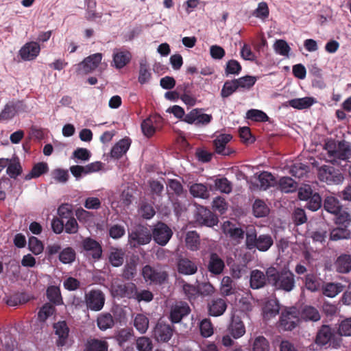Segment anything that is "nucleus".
<instances>
[{"mask_svg": "<svg viewBox=\"0 0 351 351\" xmlns=\"http://www.w3.org/2000/svg\"><path fill=\"white\" fill-rule=\"evenodd\" d=\"M225 267L224 261L215 252L210 254L208 270L213 274L219 275L221 274Z\"/></svg>", "mask_w": 351, "mask_h": 351, "instance_id": "obj_26", "label": "nucleus"}, {"mask_svg": "<svg viewBox=\"0 0 351 351\" xmlns=\"http://www.w3.org/2000/svg\"><path fill=\"white\" fill-rule=\"evenodd\" d=\"M301 317L305 320L317 322L320 319V315L317 309L311 306H306L302 311Z\"/></svg>", "mask_w": 351, "mask_h": 351, "instance_id": "obj_45", "label": "nucleus"}, {"mask_svg": "<svg viewBox=\"0 0 351 351\" xmlns=\"http://www.w3.org/2000/svg\"><path fill=\"white\" fill-rule=\"evenodd\" d=\"M336 152L333 162L337 160H347L351 156L350 143L345 140L338 141Z\"/></svg>", "mask_w": 351, "mask_h": 351, "instance_id": "obj_27", "label": "nucleus"}, {"mask_svg": "<svg viewBox=\"0 0 351 351\" xmlns=\"http://www.w3.org/2000/svg\"><path fill=\"white\" fill-rule=\"evenodd\" d=\"M324 208L327 212L337 215L342 210V205L337 198L328 196L324 201Z\"/></svg>", "mask_w": 351, "mask_h": 351, "instance_id": "obj_32", "label": "nucleus"}, {"mask_svg": "<svg viewBox=\"0 0 351 351\" xmlns=\"http://www.w3.org/2000/svg\"><path fill=\"white\" fill-rule=\"evenodd\" d=\"M338 332L339 336H351V317L341 322Z\"/></svg>", "mask_w": 351, "mask_h": 351, "instance_id": "obj_64", "label": "nucleus"}, {"mask_svg": "<svg viewBox=\"0 0 351 351\" xmlns=\"http://www.w3.org/2000/svg\"><path fill=\"white\" fill-rule=\"evenodd\" d=\"M195 219L199 224L208 227H213L218 223L217 217L209 209L204 206L197 208Z\"/></svg>", "mask_w": 351, "mask_h": 351, "instance_id": "obj_17", "label": "nucleus"}, {"mask_svg": "<svg viewBox=\"0 0 351 351\" xmlns=\"http://www.w3.org/2000/svg\"><path fill=\"white\" fill-rule=\"evenodd\" d=\"M314 99L313 97H302L293 99L288 101L289 105L295 109L302 110L306 109L311 107L314 103Z\"/></svg>", "mask_w": 351, "mask_h": 351, "instance_id": "obj_40", "label": "nucleus"}, {"mask_svg": "<svg viewBox=\"0 0 351 351\" xmlns=\"http://www.w3.org/2000/svg\"><path fill=\"white\" fill-rule=\"evenodd\" d=\"M323 282L314 274H308L304 278L305 287L311 292L319 290L322 287Z\"/></svg>", "mask_w": 351, "mask_h": 351, "instance_id": "obj_36", "label": "nucleus"}, {"mask_svg": "<svg viewBox=\"0 0 351 351\" xmlns=\"http://www.w3.org/2000/svg\"><path fill=\"white\" fill-rule=\"evenodd\" d=\"M97 325L101 330L105 331L107 329L112 328L114 326V320L110 313H101L99 315L97 318Z\"/></svg>", "mask_w": 351, "mask_h": 351, "instance_id": "obj_34", "label": "nucleus"}, {"mask_svg": "<svg viewBox=\"0 0 351 351\" xmlns=\"http://www.w3.org/2000/svg\"><path fill=\"white\" fill-rule=\"evenodd\" d=\"M130 241L135 247L141 245H145L150 242L152 239V234L147 228L140 226L129 235Z\"/></svg>", "mask_w": 351, "mask_h": 351, "instance_id": "obj_14", "label": "nucleus"}, {"mask_svg": "<svg viewBox=\"0 0 351 351\" xmlns=\"http://www.w3.org/2000/svg\"><path fill=\"white\" fill-rule=\"evenodd\" d=\"M186 247L191 251H197L199 248V236L196 231H189L185 237Z\"/></svg>", "mask_w": 351, "mask_h": 351, "instance_id": "obj_37", "label": "nucleus"}, {"mask_svg": "<svg viewBox=\"0 0 351 351\" xmlns=\"http://www.w3.org/2000/svg\"><path fill=\"white\" fill-rule=\"evenodd\" d=\"M335 267L339 273L350 272L351 271V256L349 254L340 255L335 262Z\"/></svg>", "mask_w": 351, "mask_h": 351, "instance_id": "obj_31", "label": "nucleus"}, {"mask_svg": "<svg viewBox=\"0 0 351 351\" xmlns=\"http://www.w3.org/2000/svg\"><path fill=\"white\" fill-rule=\"evenodd\" d=\"M132 55L127 50H121L113 53V62L117 69L123 68L130 62Z\"/></svg>", "mask_w": 351, "mask_h": 351, "instance_id": "obj_30", "label": "nucleus"}, {"mask_svg": "<svg viewBox=\"0 0 351 351\" xmlns=\"http://www.w3.org/2000/svg\"><path fill=\"white\" fill-rule=\"evenodd\" d=\"M27 106L21 101H9L0 112V121H9L19 112H25Z\"/></svg>", "mask_w": 351, "mask_h": 351, "instance_id": "obj_11", "label": "nucleus"}, {"mask_svg": "<svg viewBox=\"0 0 351 351\" xmlns=\"http://www.w3.org/2000/svg\"><path fill=\"white\" fill-rule=\"evenodd\" d=\"M236 91H239V89L234 79L232 80H226L224 82L220 94L222 98H227Z\"/></svg>", "mask_w": 351, "mask_h": 351, "instance_id": "obj_50", "label": "nucleus"}, {"mask_svg": "<svg viewBox=\"0 0 351 351\" xmlns=\"http://www.w3.org/2000/svg\"><path fill=\"white\" fill-rule=\"evenodd\" d=\"M350 232L346 227H337L333 228L330 233V239L332 241H338L349 238Z\"/></svg>", "mask_w": 351, "mask_h": 351, "instance_id": "obj_51", "label": "nucleus"}, {"mask_svg": "<svg viewBox=\"0 0 351 351\" xmlns=\"http://www.w3.org/2000/svg\"><path fill=\"white\" fill-rule=\"evenodd\" d=\"M189 191L194 197L206 199L209 197L207 186L201 183L193 184L190 186Z\"/></svg>", "mask_w": 351, "mask_h": 351, "instance_id": "obj_41", "label": "nucleus"}, {"mask_svg": "<svg viewBox=\"0 0 351 351\" xmlns=\"http://www.w3.org/2000/svg\"><path fill=\"white\" fill-rule=\"evenodd\" d=\"M280 311V306L277 300H269L263 307V317L266 320H269L276 317Z\"/></svg>", "mask_w": 351, "mask_h": 351, "instance_id": "obj_28", "label": "nucleus"}, {"mask_svg": "<svg viewBox=\"0 0 351 351\" xmlns=\"http://www.w3.org/2000/svg\"><path fill=\"white\" fill-rule=\"evenodd\" d=\"M137 287L134 282H126L117 285L115 292L121 298L134 299L136 296Z\"/></svg>", "mask_w": 351, "mask_h": 351, "instance_id": "obj_23", "label": "nucleus"}, {"mask_svg": "<svg viewBox=\"0 0 351 351\" xmlns=\"http://www.w3.org/2000/svg\"><path fill=\"white\" fill-rule=\"evenodd\" d=\"M298 186V183L290 177H282L278 181V188L286 193L296 191Z\"/></svg>", "mask_w": 351, "mask_h": 351, "instance_id": "obj_35", "label": "nucleus"}, {"mask_svg": "<svg viewBox=\"0 0 351 351\" xmlns=\"http://www.w3.org/2000/svg\"><path fill=\"white\" fill-rule=\"evenodd\" d=\"M200 335L204 338H208L214 333L213 325L208 318H204L199 323Z\"/></svg>", "mask_w": 351, "mask_h": 351, "instance_id": "obj_44", "label": "nucleus"}, {"mask_svg": "<svg viewBox=\"0 0 351 351\" xmlns=\"http://www.w3.org/2000/svg\"><path fill=\"white\" fill-rule=\"evenodd\" d=\"M173 235L171 229L165 223L159 221L152 230V237L160 245H165Z\"/></svg>", "mask_w": 351, "mask_h": 351, "instance_id": "obj_10", "label": "nucleus"}, {"mask_svg": "<svg viewBox=\"0 0 351 351\" xmlns=\"http://www.w3.org/2000/svg\"><path fill=\"white\" fill-rule=\"evenodd\" d=\"M131 142V139L128 137L124 138L118 141L111 149V157L116 159L121 158L129 149Z\"/></svg>", "mask_w": 351, "mask_h": 351, "instance_id": "obj_25", "label": "nucleus"}, {"mask_svg": "<svg viewBox=\"0 0 351 351\" xmlns=\"http://www.w3.org/2000/svg\"><path fill=\"white\" fill-rule=\"evenodd\" d=\"M182 291L190 302L195 300L199 296L198 287H195L188 282L183 281Z\"/></svg>", "mask_w": 351, "mask_h": 351, "instance_id": "obj_49", "label": "nucleus"}, {"mask_svg": "<svg viewBox=\"0 0 351 351\" xmlns=\"http://www.w3.org/2000/svg\"><path fill=\"white\" fill-rule=\"evenodd\" d=\"M136 348L138 351H153L152 341L147 337H138L136 340Z\"/></svg>", "mask_w": 351, "mask_h": 351, "instance_id": "obj_62", "label": "nucleus"}, {"mask_svg": "<svg viewBox=\"0 0 351 351\" xmlns=\"http://www.w3.org/2000/svg\"><path fill=\"white\" fill-rule=\"evenodd\" d=\"M162 118L158 115H151L145 119L141 123V130L143 134L147 138L152 137L156 130L162 127Z\"/></svg>", "mask_w": 351, "mask_h": 351, "instance_id": "obj_15", "label": "nucleus"}, {"mask_svg": "<svg viewBox=\"0 0 351 351\" xmlns=\"http://www.w3.org/2000/svg\"><path fill=\"white\" fill-rule=\"evenodd\" d=\"M269 343L263 336H258L254 340L252 351H269Z\"/></svg>", "mask_w": 351, "mask_h": 351, "instance_id": "obj_58", "label": "nucleus"}, {"mask_svg": "<svg viewBox=\"0 0 351 351\" xmlns=\"http://www.w3.org/2000/svg\"><path fill=\"white\" fill-rule=\"evenodd\" d=\"M260 187L263 190H267L276 183L274 176L269 172L263 171L258 176Z\"/></svg>", "mask_w": 351, "mask_h": 351, "instance_id": "obj_42", "label": "nucleus"}, {"mask_svg": "<svg viewBox=\"0 0 351 351\" xmlns=\"http://www.w3.org/2000/svg\"><path fill=\"white\" fill-rule=\"evenodd\" d=\"M191 312V307L186 302L176 301L170 306L168 319L172 324H178Z\"/></svg>", "mask_w": 351, "mask_h": 351, "instance_id": "obj_7", "label": "nucleus"}, {"mask_svg": "<svg viewBox=\"0 0 351 351\" xmlns=\"http://www.w3.org/2000/svg\"><path fill=\"white\" fill-rule=\"evenodd\" d=\"M274 49L277 54L282 56H289L291 51V47L287 42L282 39L276 40L274 44Z\"/></svg>", "mask_w": 351, "mask_h": 351, "instance_id": "obj_53", "label": "nucleus"}, {"mask_svg": "<svg viewBox=\"0 0 351 351\" xmlns=\"http://www.w3.org/2000/svg\"><path fill=\"white\" fill-rule=\"evenodd\" d=\"M174 327L164 322H158L153 330V337L158 342L167 343L172 337Z\"/></svg>", "mask_w": 351, "mask_h": 351, "instance_id": "obj_12", "label": "nucleus"}, {"mask_svg": "<svg viewBox=\"0 0 351 351\" xmlns=\"http://www.w3.org/2000/svg\"><path fill=\"white\" fill-rule=\"evenodd\" d=\"M269 14V10L266 2H261L258 4L257 8L254 11L253 15L262 20H265L268 18Z\"/></svg>", "mask_w": 351, "mask_h": 351, "instance_id": "obj_63", "label": "nucleus"}, {"mask_svg": "<svg viewBox=\"0 0 351 351\" xmlns=\"http://www.w3.org/2000/svg\"><path fill=\"white\" fill-rule=\"evenodd\" d=\"M322 293L324 295L329 298H334L342 291V286L340 284L333 282L326 283L322 285Z\"/></svg>", "mask_w": 351, "mask_h": 351, "instance_id": "obj_46", "label": "nucleus"}, {"mask_svg": "<svg viewBox=\"0 0 351 351\" xmlns=\"http://www.w3.org/2000/svg\"><path fill=\"white\" fill-rule=\"evenodd\" d=\"M82 247L87 256H90L95 261L101 258L102 247L101 244L96 240L90 237H86L82 240Z\"/></svg>", "mask_w": 351, "mask_h": 351, "instance_id": "obj_13", "label": "nucleus"}, {"mask_svg": "<svg viewBox=\"0 0 351 351\" xmlns=\"http://www.w3.org/2000/svg\"><path fill=\"white\" fill-rule=\"evenodd\" d=\"M318 178L328 184H339L343 181V176L339 170L328 165H323L318 169Z\"/></svg>", "mask_w": 351, "mask_h": 351, "instance_id": "obj_8", "label": "nucleus"}, {"mask_svg": "<svg viewBox=\"0 0 351 351\" xmlns=\"http://www.w3.org/2000/svg\"><path fill=\"white\" fill-rule=\"evenodd\" d=\"M315 343L320 346L329 344L333 348H337L340 346L341 339L330 326L322 325L317 331Z\"/></svg>", "mask_w": 351, "mask_h": 351, "instance_id": "obj_4", "label": "nucleus"}, {"mask_svg": "<svg viewBox=\"0 0 351 351\" xmlns=\"http://www.w3.org/2000/svg\"><path fill=\"white\" fill-rule=\"evenodd\" d=\"M108 343L105 340L89 338L85 343L84 351H108Z\"/></svg>", "mask_w": 351, "mask_h": 351, "instance_id": "obj_29", "label": "nucleus"}, {"mask_svg": "<svg viewBox=\"0 0 351 351\" xmlns=\"http://www.w3.org/2000/svg\"><path fill=\"white\" fill-rule=\"evenodd\" d=\"M48 171L49 167L46 162H38L33 166L30 172L25 176V179L29 180L32 178H38L43 174L46 173Z\"/></svg>", "mask_w": 351, "mask_h": 351, "instance_id": "obj_38", "label": "nucleus"}, {"mask_svg": "<svg viewBox=\"0 0 351 351\" xmlns=\"http://www.w3.org/2000/svg\"><path fill=\"white\" fill-rule=\"evenodd\" d=\"M268 282L267 271L265 273L259 270L251 271L250 276V287L252 289H260L265 287Z\"/></svg>", "mask_w": 351, "mask_h": 351, "instance_id": "obj_20", "label": "nucleus"}, {"mask_svg": "<svg viewBox=\"0 0 351 351\" xmlns=\"http://www.w3.org/2000/svg\"><path fill=\"white\" fill-rule=\"evenodd\" d=\"M136 329L141 334H144L149 327V319L143 314H137L134 320Z\"/></svg>", "mask_w": 351, "mask_h": 351, "instance_id": "obj_47", "label": "nucleus"}, {"mask_svg": "<svg viewBox=\"0 0 351 351\" xmlns=\"http://www.w3.org/2000/svg\"><path fill=\"white\" fill-rule=\"evenodd\" d=\"M141 274L145 281L149 285H162L169 280V274L167 271L149 265L143 267Z\"/></svg>", "mask_w": 351, "mask_h": 351, "instance_id": "obj_3", "label": "nucleus"}, {"mask_svg": "<svg viewBox=\"0 0 351 351\" xmlns=\"http://www.w3.org/2000/svg\"><path fill=\"white\" fill-rule=\"evenodd\" d=\"M252 212L257 218L264 217L269 214V208L263 200L256 199L252 205Z\"/></svg>", "mask_w": 351, "mask_h": 351, "instance_id": "obj_39", "label": "nucleus"}, {"mask_svg": "<svg viewBox=\"0 0 351 351\" xmlns=\"http://www.w3.org/2000/svg\"><path fill=\"white\" fill-rule=\"evenodd\" d=\"M228 330L234 339H239L245 333V325L239 316L232 317Z\"/></svg>", "mask_w": 351, "mask_h": 351, "instance_id": "obj_24", "label": "nucleus"}, {"mask_svg": "<svg viewBox=\"0 0 351 351\" xmlns=\"http://www.w3.org/2000/svg\"><path fill=\"white\" fill-rule=\"evenodd\" d=\"M106 297L99 289H93L84 295V302L88 309L92 311H101L105 304Z\"/></svg>", "mask_w": 351, "mask_h": 351, "instance_id": "obj_6", "label": "nucleus"}, {"mask_svg": "<svg viewBox=\"0 0 351 351\" xmlns=\"http://www.w3.org/2000/svg\"><path fill=\"white\" fill-rule=\"evenodd\" d=\"M298 313L295 308L282 311L278 322V328L283 331H291L299 323Z\"/></svg>", "mask_w": 351, "mask_h": 351, "instance_id": "obj_5", "label": "nucleus"}, {"mask_svg": "<svg viewBox=\"0 0 351 351\" xmlns=\"http://www.w3.org/2000/svg\"><path fill=\"white\" fill-rule=\"evenodd\" d=\"M238 86L239 91L250 89L256 83V77L251 75H245L234 79Z\"/></svg>", "mask_w": 351, "mask_h": 351, "instance_id": "obj_43", "label": "nucleus"}, {"mask_svg": "<svg viewBox=\"0 0 351 351\" xmlns=\"http://www.w3.org/2000/svg\"><path fill=\"white\" fill-rule=\"evenodd\" d=\"M233 280L229 276H224L221 280V292L223 295L228 296L234 293V289L232 287Z\"/></svg>", "mask_w": 351, "mask_h": 351, "instance_id": "obj_60", "label": "nucleus"}, {"mask_svg": "<svg viewBox=\"0 0 351 351\" xmlns=\"http://www.w3.org/2000/svg\"><path fill=\"white\" fill-rule=\"evenodd\" d=\"M268 283L276 291L291 292L295 287L294 274L288 269H277L270 267L267 269Z\"/></svg>", "mask_w": 351, "mask_h": 351, "instance_id": "obj_1", "label": "nucleus"}, {"mask_svg": "<svg viewBox=\"0 0 351 351\" xmlns=\"http://www.w3.org/2000/svg\"><path fill=\"white\" fill-rule=\"evenodd\" d=\"M28 248L34 255H39L44 250V245L37 237L32 236L28 239Z\"/></svg>", "mask_w": 351, "mask_h": 351, "instance_id": "obj_52", "label": "nucleus"}, {"mask_svg": "<svg viewBox=\"0 0 351 351\" xmlns=\"http://www.w3.org/2000/svg\"><path fill=\"white\" fill-rule=\"evenodd\" d=\"M246 117L248 119L258 122H266L269 120V117L266 113L256 109L249 110L246 113Z\"/></svg>", "mask_w": 351, "mask_h": 351, "instance_id": "obj_56", "label": "nucleus"}, {"mask_svg": "<svg viewBox=\"0 0 351 351\" xmlns=\"http://www.w3.org/2000/svg\"><path fill=\"white\" fill-rule=\"evenodd\" d=\"M152 77V73L149 70V66L146 63H140L138 82L141 84H144L149 81Z\"/></svg>", "mask_w": 351, "mask_h": 351, "instance_id": "obj_61", "label": "nucleus"}, {"mask_svg": "<svg viewBox=\"0 0 351 351\" xmlns=\"http://www.w3.org/2000/svg\"><path fill=\"white\" fill-rule=\"evenodd\" d=\"M306 202L304 207L311 211H317L321 208L322 204L321 196L316 192L308 199H306Z\"/></svg>", "mask_w": 351, "mask_h": 351, "instance_id": "obj_54", "label": "nucleus"}, {"mask_svg": "<svg viewBox=\"0 0 351 351\" xmlns=\"http://www.w3.org/2000/svg\"><path fill=\"white\" fill-rule=\"evenodd\" d=\"M55 311V306L52 304L45 303L38 311V319L41 322H45Z\"/></svg>", "mask_w": 351, "mask_h": 351, "instance_id": "obj_59", "label": "nucleus"}, {"mask_svg": "<svg viewBox=\"0 0 351 351\" xmlns=\"http://www.w3.org/2000/svg\"><path fill=\"white\" fill-rule=\"evenodd\" d=\"M40 47L38 42H29L19 51L21 58L25 61L34 60L40 53Z\"/></svg>", "mask_w": 351, "mask_h": 351, "instance_id": "obj_18", "label": "nucleus"}, {"mask_svg": "<svg viewBox=\"0 0 351 351\" xmlns=\"http://www.w3.org/2000/svg\"><path fill=\"white\" fill-rule=\"evenodd\" d=\"M75 250L71 247H67L60 252L59 260L64 264L71 263L75 261Z\"/></svg>", "mask_w": 351, "mask_h": 351, "instance_id": "obj_55", "label": "nucleus"}, {"mask_svg": "<svg viewBox=\"0 0 351 351\" xmlns=\"http://www.w3.org/2000/svg\"><path fill=\"white\" fill-rule=\"evenodd\" d=\"M178 271L183 275H193L197 271V265L195 262L186 258L180 257L177 263Z\"/></svg>", "mask_w": 351, "mask_h": 351, "instance_id": "obj_22", "label": "nucleus"}, {"mask_svg": "<svg viewBox=\"0 0 351 351\" xmlns=\"http://www.w3.org/2000/svg\"><path fill=\"white\" fill-rule=\"evenodd\" d=\"M232 136L228 134H221L213 141L215 152L222 156H230L234 151L227 146Z\"/></svg>", "mask_w": 351, "mask_h": 351, "instance_id": "obj_16", "label": "nucleus"}, {"mask_svg": "<svg viewBox=\"0 0 351 351\" xmlns=\"http://www.w3.org/2000/svg\"><path fill=\"white\" fill-rule=\"evenodd\" d=\"M46 295L47 299L53 305H61L63 304L60 289L57 286H49L47 289Z\"/></svg>", "mask_w": 351, "mask_h": 351, "instance_id": "obj_33", "label": "nucleus"}, {"mask_svg": "<svg viewBox=\"0 0 351 351\" xmlns=\"http://www.w3.org/2000/svg\"><path fill=\"white\" fill-rule=\"evenodd\" d=\"M242 70L241 64L236 60L232 59L227 62L225 67V74L226 76L230 75H239Z\"/></svg>", "mask_w": 351, "mask_h": 351, "instance_id": "obj_57", "label": "nucleus"}, {"mask_svg": "<svg viewBox=\"0 0 351 351\" xmlns=\"http://www.w3.org/2000/svg\"><path fill=\"white\" fill-rule=\"evenodd\" d=\"M208 313L212 317L222 315L227 308L226 301L223 298H213L208 302Z\"/></svg>", "mask_w": 351, "mask_h": 351, "instance_id": "obj_21", "label": "nucleus"}, {"mask_svg": "<svg viewBox=\"0 0 351 351\" xmlns=\"http://www.w3.org/2000/svg\"><path fill=\"white\" fill-rule=\"evenodd\" d=\"M245 244L249 250L267 252L273 245L274 240L270 234H262L258 236L255 228H250L246 232Z\"/></svg>", "mask_w": 351, "mask_h": 351, "instance_id": "obj_2", "label": "nucleus"}, {"mask_svg": "<svg viewBox=\"0 0 351 351\" xmlns=\"http://www.w3.org/2000/svg\"><path fill=\"white\" fill-rule=\"evenodd\" d=\"M102 60V54L97 53L84 59L82 62L75 65L77 75H83L92 73L99 66Z\"/></svg>", "mask_w": 351, "mask_h": 351, "instance_id": "obj_9", "label": "nucleus"}, {"mask_svg": "<svg viewBox=\"0 0 351 351\" xmlns=\"http://www.w3.org/2000/svg\"><path fill=\"white\" fill-rule=\"evenodd\" d=\"M109 261L113 267L122 265L124 261V252L121 249H113L109 255Z\"/></svg>", "mask_w": 351, "mask_h": 351, "instance_id": "obj_48", "label": "nucleus"}, {"mask_svg": "<svg viewBox=\"0 0 351 351\" xmlns=\"http://www.w3.org/2000/svg\"><path fill=\"white\" fill-rule=\"evenodd\" d=\"M55 334L58 337L56 346L62 348L67 343L69 328L65 321H60L53 324Z\"/></svg>", "mask_w": 351, "mask_h": 351, "instance_id": "obj_19", "label": "nucleus"}]
</instances>
